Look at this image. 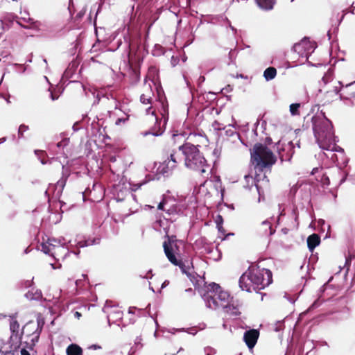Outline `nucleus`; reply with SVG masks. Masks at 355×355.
Instances as JSON below:
<instances>
[{
  "mask_svg": "<svg viewBox=\"0 0 355 355\" xmlns=\"http://www.w3.org/2000/svg\"><path fill=\"white\" fill-rule=\"evenodd\" d=\"M196 135V137H192V140L190 141L191 142V144H193L195 145L198 144L197 142L195 141V139L197 137V135L196 133H194Z\"/></svg>",
  "mask_w": 355,
  "mask_h": 355,
  "instance_id": "37",
  "label": "nucleus"
},
{
  "mask_svg": "<svg viewBox=\"0 0 355 355\" xmlns=\"http://www.w3.org/2000/svg\"><path fill=\"white\" fill-rule=\"evenodd\" d=\"M268 182V180L265 174L263 175V177L261 178L260 174H256L254 176V182L257 189L259 190V187H261L260 182Z\"/></svg>",
  "mask_w": 355,
  "mask_h": 355,
  "instance_id": "23",
  "label": "nucleus"
},
{
  "mask_svg": "<svg viewBox=\"0 0 355 355\" xmlns=\"http://www.w3.org/2000/svg\"><path fill=\"white\" fill-rule=\"evenodd\" d=\"M239 286L243 291L251 292V287L253 286L250 282L249 272L243 274L239 279Z\"/></svg>",
  "mask_w": 355,
  "mask_h": 355,
  "instance_id": "16",
  "label": "nucleus"
},
{
  "mask_svg": "<svg viewBox=\"0 0 355 355\" xmlns=\"http://www.w3.org/2000/svg\"><path fill=\"white\" fill-rule=\"evenodd\" d=\"M322 80L324 81V83H327L326 77H325V76H324V77L322 78Z\"/></svg>",
  "mask_w": 355,
  "mask_h": 355,
  "instance_id": "44",
  "label": "nucleus"
},
{
  "mask_svg": "<svg viewBox=\"0 0 355 355\" xmlns=\"http://www.w3.org/2000/svg\"><path fill=\"white\" fill-rule=\"evenodd\" d=\"M89 349H101V347L100 345H92L89 347Z\"/></svg>",
  "mask_w": 355,
  "mask_h": 355,
  "instance_id": "33",
  "label": "nucleus"
},
{
  "mask_svg": "<svg viewBox=\"0 0 355 355\" xmlns=\"http://www.w3.org/2000/svg\"><path fill=\"white\" fill-rule=\"evenodd\" d=\"M340 97L343 99L355 100V81L343 86L340 90Z\"/></svg>",
  "mask_w": 355,
  "mask_h": 355,
  "instance_id": "13",
  "label": "nucleus"
},
{
  "mask_svg": "<svg viewBox=\"0 0 355 355\" xmlns=\"http://www.w3.org/2000/svg\"><path fill=\"white\" fill-rule=\"evenodd\" d=\"M180 136H181V135H178V134H173V135L174 140H175L176 138L180 137Z\"/></svg>",
  "mask_w": 355,
  "mask_h": 355,
  "instance_id": "39",
  "label": "nucleus"
},
{
  "mask_svg": "<svg viewBox=\"0 0 355 355\" xmlns=\"http://www.w3.org/2000/svg\"><path fill=\"white\" fill-rule=\"evenodd\" d=\"M128 59H129V62H131V60H132V57H131V54H130V53H129V55H128Z\"/></svg>",
  "mask_w": 355,
  "mask_h": 355,
  "instance_id": "41",
  "label": "nucleus"
},
{
  "mask_svg": "<svg viewBox=\"0 0 355 355\" xmlns=\"http://www.w3.org/2000/svg\"><path fill=\"white\" fill-rule=\"evenodd\" d=\"M44 324V318L40 313L37 316L36 321L30 320L23 327L21 336L25 335L26 337L31 338L29 343V348L31 349H33V347L38 342Z\"/></svg>",
  "mask_w": 355,
  "mask_h": 355,
  "instance_id": "7",
  "label": "nucleus"
},
{
  "mask_svg": "<svg viewBox=\"0 0 355 355\" xmlns=\"http://www.w3.org/2000/svg\"><path fill=\"white\" fill-rule=\"evenodd\" d=\"M337 97L338 91L336 90V89L329 90L323 94L320 100V103H322V105H325L336 100Z\"/></svg>",
  "mask_w": 355,
  "mask_h": 355,
  "instance_id": "15",
  "label": "nucleus"
},
{
  "mask_svg": "<svg viewBox=\"0 0 355 355\" xmlns=\"http://www.w3.org/2000/svg\"><path fill=\"white\" fill-rule=\"evenodd\" d=\"M258 6L266 10H270L276 3L275 0H256Z\"/></svg>",
  "mask_w": 355,
  "mask_h": 355,
  "instance_id": "21",
  "label": "nucleus"
},
{
  "mask_svg": "<svg viewBox=\"0 0 355 355\" xmlns=\"http://www.w3.org/2000/svg\"><path fill=\"white\" fill-rule=\"evenodd\" d=\"M195 137V134H189L185 144L179 145V148H182V155L186 166L191 170L197 171L200 166L198 144L195 145L190 141L192 140V137Z\"/></svg>",
  "mask_w": 355,
  "mask_h": 355,
  "instance_id": "6",
  "label": "nucleus"
},
{
  "mask_svg": "<svg viewBox=\"0 0 355 355\" xmlns=\"http://www.w3.org/2000/svg\"><path fill=\"white\" fill-rule=\"evenodd\" d=\"M208 143V139L206 135L203 136L201 133V144L205 145V146H207Z\"/></svg>",
  "mask_w": 355,
  "mask_h": 355,
  "instance_id": "30",
  "label": "nucleus"
},
{
  "mask_svg": "<svg viewBox=\"0 0 355 355\" xmlns=\"http://www.w3.org/2000/svg\"><path fill=\"white\" fill-rule=\"evenodd\" d=\"M251 162L254 169L263 172L264 169H270L277 162V157L266 146L257 143L251 150Z\"/></svg>",
  "mask_w": 355,
  "mask_h": 355,
  "instance_id": "2",
  "label": "nucleus"
},
{
  "mask_svg": "<svg viewBox=\"0 0 355 355\" xmlns=\"http://www.w3.org/2000/svg\"><path fill=\"white\" fill-rule=\"evenodd\" d=\"M74 315L75 317H76L78 319L80 318V317H81V313H79L78 311H76L75 313H74Z\"/></svg>",
  "mask_w": 355,
  "mask_h": 355,
  "instance_id": "36",
  "label": "nucleus"
},
{
  "mask_svg": "<svg viewBox=\"0 0 355 355\" xmlns=\"http://www.w3.org/2000/svg\"><path fill=\"white\" fill-rule=\"evenodd\" d=\"M314 136L320 148L328 149V142L331 138V123L323 114V116H314L312 119Z\"/></svg>",
  "mask_w": 355,
  "mask_h": 355,
  "instance_id": "4",
  "label": "nucleus"
},
{
  "mask_svg": "<svg viewBox=\"0 0 355 355\" xmlns=\"http://www.w3.org/2000/svg\"><path fill=\"white\" fill-rule=\"evenodd\" d=\"M191 281L193 283L194 288H189L186 289V291H185V292H186V297L188 299H191L193 296H195L196 291L198 292L200 291V287H199L198 279L196 277H193V278L191 279Z\"/></svg>",
  "mask_w": 355,
  "mask_h": 355,
  "instance_id": "18",
  "label": "nucleus"
},
{
  "mask_svg": "<svg viewBox=\"0 0 355 355\" xmlns=\"http://www.w3.org/2000/svg\"><path fill=\"white\" fill-rule=\"evenodd\" d=\"M294 144L292 141H288L287 144L282 145V147L279 150V156L282 162L290 161L295 153Z\"/></svg>",
  "mask_w": 355,
  "mask_h": 355,
  "instance_id": "11",
  "label": "nucleus"
},
{
  "mask_svg": "<svg viewBox=\"0 0 355 355\" xmlns=\"http://www.w3.org/2000/svg\"><path fill=\"white\" fill-rule=\"evenodd\" d=\"M261 225L265 227L266 232H267L268 229L271 230V225L270 222L266 220L262 222Z\"/></svg>",
  "mask_w": 355,
  "mask_h": 355,
  "instance_id": "29",
  "label": "nucleus"
},
{
  "mask_svg": "<svg viewBox=\"0 0 355 355\" xmlns=\"http://www.w3.org/2000/svg\"><path fill=\"white\" fill-rule=\"evenodd\" d=\"M277 69L273 67H268L263 72V76L266 80H270L275 78Z\"/></svg>",
  "mask_w": 355,
  "mask_h": 355,
  "instance_id": "22",
  "label": "nucleus"
},
{
  "mask_svg": "<svg viewBox=\"0 0 355 355\" xmlns=\"http://www.w3.org/2000/svg\"><path fill=\"white\" fill-rule=\"evenodd\" d=\"M51 96H52V100H54V99H55V98H54V96H53V94H51Z\"/></svg>",
  "mask_w": 355,
  "mask_h": 355,
  "instance_id": "51",
  "label": "nucleus"
},
{
  "mask_svg": "<svg viewBox=\"0 0 355 355\" xmlns=\"http://www.w3.org/2000/svg\"><path fill=\"white\" fill-rule=\"evenodd\" d=\"M213 182L211 180H205L203 184H201V193L205 192V207L208 209L213 207L212 203L211 202V198L213 196V193H214L216 196L218 194L217 190L212 187Z\"/></svg>",
  "mask_w": 355,
  "mask_h": 355,
  "instance_id": "10",
  "label": "nucleus"
},
{
  "mask_svg": "<svg viewBox=\"0 0 355 355\" xmlns=\"http://www.w3.org/2000/svg\"><path fill=\"white\" fill-rule=\"evenodd\" d=\"M200 193V187H195L194 189H193V194L195 196V198H196V202L198 201V197H197V195Z\"/></svg>",
  "mask_w": 355,
  "mask_h": 355,
  "instance_id": "32",
  "label": "nucleus"
},
{
  "mask_svg": "<svg viewBox=\"0 0 355 355\" xmlns=\"http://www.w3.org/2000/svg\"><path fill=\"white\" fill-rule=\"evenodd\" d=\"M319 170V168H313L312 171H311V174H315V173H317Z\"/></svg>",
  "mask_w": 355,
  "mask_h": 355,
  "instance_id": "38",
  "label": "nucleus"
},
{
  "mask_svg": "<svg viewBox=\"0 0 355 355\" xmlns=\"http://www.w3.org/2000/svg\"><path fill=\"white\" fill-rule=\"evenodd\" d=\"M259 331L257 329H250L246 331L243 335V340L249 349H252L259 338Z\"/></svg>",
  "mask_w": 355,
  "mask_h": 355,
  "instance_id": "12",
  "label": "nucleus"
},
{
  "mask_svg": "<svg viewBox=\"0 0 355 355\" xmlns=\"http://www.w3.org/2000/svg\"><path fill=\"white\" fill-rule=\"evenodd\" d=\"M41 250L52 256L55 260L63 259L68 252L67 249L54 239H49L41 244Z\"/></svg>",
  "mask_w": 355,
  "mask_h": 355,
  "instance_id": "8",
  "label": "nucleus"
},
{
  "mask_svg": "<svg viewBox=\"0 0 355 355\" xmlns=\"http://www.w3.org/2000/svg\"><path fill=\"white\" fill-rule=\"evenodd\" d=\"M163 162L157 168L158 173L168 175L183 159L182 148L173 144H167L162 151Z\"/></svg>",
  "mask_w": 355,
  "mask_h": 355,
  "instance_id": "3",
  "label": "nucleus"
},
{
  "mask_svg": "<svg viewBox=\"0 0 355 355\" xmlns=\"http://www.w3.org/2000/svg\"><path fill=\"white\" fill-rule=\"evenodd\" d=\"M201 281L204 282V285L201 288V297L207 306L212 309L227 307L230 300L229 293L223 290L220 286L216 283L206 282L205 274L201 276Z\"/></svg>",
  "mask_w": 355,
  "mask_h": 355,
  "instance_id": "1",
  "label": "nucleus"
},
{
  "mask_svg": "<svg viewBox=\"0 0 355 355\" xmlns=\"http://www.w3.org/2000/svg\"><path fill=\"white\" fill-rule=\"evenodd\" d=\"M218 227L219 230H220L221 227L219 225V224H218Z\"/></svg>",
  "mask_w": 355,
  "mask_h": 355,
  "instance_id": "50",
  "label": "nucleus"
},
{
  "mask_svg": "<svg viewBox=\"0 0 355 355\" xmlns=\"http://www.w3.org/2000/svg\"><path fill=\"white\" fill-rule=\"evenodd\" d=\"M300 103H293L290 105V112L293 115L299 114Z\"/></svg>",
  "mask_w": 355,
  "mask_h": 355,
  "instance_id": "25",
  "label": "nucleus"
},
{
  "mask_svg": "<svg viewBox=\"0 0 355 355\" xmlns=\"http://www.w3.org/2000/svg\"><path fill=\"white\" fill-rule=\"evenodd\" d=\"M115 160H116V158H115V157H112L111 158V161L114 162Z\"/></svg>",
  "mask_w": 355,
  "mask_h": 355,
  "instance_id": "46",
  "label": "nucleus"
},
{
  "mask_svg": "<svg viewBox=\"0 0 355 355\" xmlns=\"http://www.w3.org/2000/svg\"><path fill=\"white\" fill-rule=\"evenodd\" d=\"M57 146H58V147L61 146V142L58 143Z\"/></svg>",
  "mask_w": 355,
  "mask_h": 355,
  "instance_id": "47",
  "label": "nucleus"
},
{
  "mask_svg": "<svg viewBox=\"0 0 355 355\" xmlns=\"http://www.w3.org/2000/svg\"><path fill=\"white\" fill-rule=\"evenodd\" d=\"M83 16V14L81 12H79L76 17L80 18Z\"/></svg>",
  "mask_w": 355,
  "mask_h": 355,
  "instance_id": "40",
  "label": "nucleus"
},
{
  "mask_svg": "<svg viewBox=\"0 0 355 355\" xmlns=\"http://www.w3.org/2000/svg\"><path fill=\"white\" fill-rule=\"evenodd\" d=\"M29 130V127L28 125H26L24 124L20 125L19 130H18V137L19 138H25L27 136L24 135L25 132L28 131Z\"/></svg>",
  "mask_w": 355,
  "mask_h": 355,
  "instance_id": "24",
  "label": "nucleus"
},
{
  "mask_svg": "<svg viewBox=\"0 0 355 355\" xmlns=\"http://www.w3.org/2000/svg\"><path fill=\"white\" fill-rule=\"evenodd\" d=\"M168 241H164L163 248L165 254L169 261L176 266H179L184 272V263L181 259H177L175 254L174 248H177V245L174 243L173 236H167Z\"/></svg>",
  "mask_w": 355,
  "mask_h": 355,
  "instance_id": "9",
  "label": "nucleus"
},
{
  "mask_svg": "<svg viewBox=\"0 0 355 355\" xmlns=\"http://www.w3.org/2000/svg\"><path fill=\"white\" fill-rule=\"evenodd\" d=\"M321 183L322 186H329L330 184V180L328 176L325 175L324 174L322 175L321 178Z\"/></svg>",
  "mask_w": 355,
  "mask_h": 355,
  "instance_id": "27",
  "label": "nucleus"
},
{
  "mask_svg": "<svg viewBox=\"0 0 355 355\" xmlns=\"http://www.w3.org/2000/svg\"><path fill=\"white\" fill-rule=\"evenodd\" d=\"M320 243V237L317 234H312L307 238V245L311 252L318 246Z\"/></svg>",
  "mask_w": 355,
  "mask_h": 355,
  "instance_id": "17",
  "label": "nucleus"
},
{
  "mask_svg": "<svg viewBox=\"0 0 355 355\" xmlns=\"http://www.w3.org/2000/svg\"><path fill=\"white\" fill-rule=\"evenodd\" d=\"M164 202L162 201L159 203V205L157 206V209L159 210H164Z\"/></svg>",
  "mask_w": 355,
  "mask_h": 355,
  "instance_id": "34",
  "label": "nucleus"
},
{
  "mask_svg": "<svg viewBox=\"0 0 355 355\" xmlns=\"http://www.w3.org/2000/svg\"><path fill=\"white\" fill-rule=\"evenodd\" d=\"M1 142H4L6 141V137L0 139Z\"/></svg>",
  "mask_w": 355,
  "mask_h": 355,
  "instance_id": "42",
  "label": "nucleus"
},
{
  "mask_svg": "<svg viewBox=\"0 0 355 355\" xmlns=\"http://www.w3.org/2000/svg\"><path fill=\"white\" fill-rule=\"evenodd\" d=\"M205 169H201V173H205Z\"/></svg>",
  "mask_w": 355,
  "mask_h": 355,
  "instance_id": "48",
  "label": "nucleus"
},
{
  "mask_svg": "<svg viewBox=\"0 0 355 355\" xmlns=\"http://www.w3.org/2000/svg\"><path fill=\"white\" fill-rule=\"evenodd\" d=\"M304 44H305V42H301L300 43H297L295 44L294 46H293V50L295 51V52H297L298 53H301V50L302 49H303L304 46Z\"/></svg>",
  "mask_w": 355,
  "mask_h": 355,
  "instance_id": "26",
  "label": "nucleus"
},
{
  "mask_svg": "<svg viewBox=\"0 0 355 355\" xmlns=\"http://www.w3.org/2000/svg\"><path fill=\"white\" fill-rule=\"evenodd\" d=\"M51 266H52L53 268H57V267L54 266L53 264H51Z\"/></svg>",
  "mask_w": 355,
  "mask_h": 355,
  "instance_id": "49",
  "label": "nucleus"
},
{
  "mask_svg": "<svg viewBox=\"0 0 355 355\" xmlns=\"http://www.w3.org/2000/svg\"><path fill=\"white\" fill-rule=\"evenodd\" d=\"M21 355H31V354L26 349L24 348L21 350Z\"/></svg>",
  "mask_w": 355,
  "mask_h": 355,
  "instance_id": "35",
  "label": "nucleus"
},
{
  "mask_svg": "<svg viewBox=\"0 0 355 355\" xmlns=\"http://www.w3.org/2000/svg\"><path fill=\"white\" fill-rule=\"evenodd\" d=\"M205 80V77L203 76H201V80H200V82H203Z\"/></svg>",
  "mask_w": 355,
  "mask_h": 355,
  "instance_id": "45",
  "label": "nucleus"
},
{
  "mask_svg": "<svg viewBox=\"0 0 355 355\" xmlns=\"http://www.w3.org/2000/svg\"><path fill=\"white\" fill-rule=\"evenodd\" d=\"M153 96L154 94L150 87H149L146 89V92L141 95L140 101L144 104H151Z\"/></svg>",
  "mask_w": 355,
  "mask_h": 355,
  "instance_id": "19",
  "label": "nucleus"
},
{
  "mask_svg": "<svg viewBox=\"0 0 355 355\" xmlns=\"http://www.w3.org/2000/svg\"><path fill=\"white\" fill-rule=\"evenodd\" d=\"M250 282L254 291H260L272 282V274L269 269L261 267L259 264L249 268Z\"/></svg>",
  "mask_w": 355,
  "mask_h": 355,
  "instance_id": "5",
  "label": "nucleus"
},
{
  "mask_svg": "<svg viewBox=\"0 0 355 355\" xmlns=\"http://www.w3.org/2000/svg\"><path fill=\"white\" fill-rule=\"evenodd\" d=\"M152 134H153V135H156V136H157V135H160L161 133H158V132H155V133H154V132H152Z\"/></svg>",
  "mask_w": 355,
  "mask_h": 355,
  "instance_id": "43",
  "label": "nucleus"
},
{
  "mask_svg": "<svg viewBox=\"0 0 355 355\" xmlns=\"http://www.w3.org/2000/svg\"><path fill=\"white\" fill-rule=\"evenodd\" d=\"M10 318V330L12 332V336H15L19 340L21 339V332L19 333L20 324L17 319V314L9 316Z\"/></svg>",
  "mask_w": 355,
  "mask_h": 355,
  "instance_id": "14",
  "label": "nucleus"
},
{
  "mask_svg": "<svg viewBox=\"0 0 355 355\" xmlns=\"http://www.w3.org/2000/svg\"><path fill=\"white\" fill-rule=\"evenodd\" d=\"M66 180H67V178H62L58 181L57 184L61 187H64L65 185V183H66Z\"/></svg>",
  "mask_w": 355,
  "mask_h": 355,
  "instance_id": "31",
  "label": "nucleus"
},
{
  "mask_svg": "<svg viewBox=\"0 0 355 355\" xmlns=\"http://www.w3.org/2000/svg\"><path fill=\"white\" fill-rule=\"evenodd\" d=\"M79 280H76V284L78 285Z\"/></svg>",
  "mask_w": 355,
  "mask_h": 355,
  "instance_id": "52",
  "label": "nucleus"
},
{
  "mask_svg": "<svg viewBox=\"0 0 355 355\" xmlns=\"http://www.w3.org/2000/svg\"><path fill=\"white\" fill-rule=\"evenodd\" d=\"M129 119V116H126L125 117H121L116 119L115 124L119 125L121 123H125Z\"/></svg>",
  "mask_w": 355,
  "mask_h": 355,
  "instance_id": "28",
  "label": "nucleus"
},
{
  "mask_svg": "<svg viewBox=\"0 0 355 355\" xmlns=\"http://www.w3.org/2000/svg\"><path fill=\"white\" fill-rule=\"evenodd\" d=\"M83 349L77 344H70L66 349L67 355H83Z\"/></svg>",
  "mask_w": 355,
  "mask_h": 355,
  "instance_id": "20",
  "label": "nucleus"
}]
</instances>
